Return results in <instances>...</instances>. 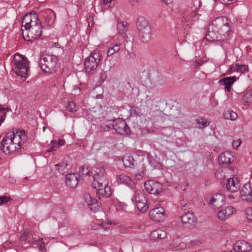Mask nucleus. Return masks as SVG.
Masks as SVG:
<instances>
[{
    "label": "nucleus",
    "mask_w": 252,
    "mask_h": 252,
    "mask_svg": "<svg viewBox=\"0 0 252 252\" xmlns=\"http://www.w3.org/2000/svg\"><path fill=\"white\" fill-rule=\"evenodd\" d=\"M233 35L228 23V19L224 16L213 20L208 27L206 39L209 41L220 44L223 48L224 42L230 39Z\"/></svg>",
    "instance_id": "f257e3e1"
},
{
    "label": "nucleus",
    "mask_w": 252,
    "mask_h": 252,
    "mask_svg": "<svg viewBox=\"0 0 252 252\" xmlns=\"http://www.w3.org/2000/svg\"><path fill=\"white\" fill-rule=\"evenodd\" d=\"M22 31L24 39L33 42L39 39L42 32V26L35 13L26 14L22 22Z\"/></svg>",
    "instance_id": "f03ea898"
},
{
    "label": "nucleus",
    "mask_w": 252,
    "mask_h": 252,
    "mask_svg": "<svg viewBox=\"0 0 252 252\" xmlns=\"http://www.w3.org/2000/svg\"><path fill=\"white\" fill-rule=\"evenodd\" d=\"M26 139L23 129H16L7 132L0 144V150L6 155H10L20 149Z\"/></svg>",
    "instance_id": "7ed1b4c3"
},
{
    "label": "nucleus",
    "mask_w": 252,
    "mask_h": 252,
    "mask_svg": "<svg viewBox=\"0 0 252 252\" xmlns=\"http://www.w3.org/2000/svg\"><path fill=\"white\" fill-rule=\"evenodd\" d=\"M93 178V187L96 189V195L99 198H108L112 194L110 187L108 186V180L103 168H96L91 172Z\"/></svg>",
    "instance_id": "20e7f679"
},
{
    "label": "nucleus",
    "mask_w": 252,
    "mask_h": 252,
    "mask_svg": "<svg viewBox=\"0 0 252 252\" xmlns=\"http://www.w3.org/2000/svg\"><path fill=\"white\" fill-rule=\"evenodd\" d=\"M12 64L13 70L17 75L25 78L28 75L29 61L23 56L16 54L12 61Z\"/></svg>",
    "instance_id": "39448f33"
},
{
    "label": "nucleus",
    "mask_w": 252,
    "mask_h": 252,
    "mask_svg": "<svg viewBox=\"0 0 252 252\" xmlns=\"http://www.w3.org/2000/svg\"><path fill=\"white\" fill-rule=\"evenodd\" d=\"M57 61L55 56L46 54L41 56L39 64L43 72L52 73L56 70Z\"/></svg>",
    "instance_id": "423d86ee"
},
{
    "label": "nucleus",
    "mask_w": 252,
    "mask_h": 252,
    "mask_svg": "<svg viewBox=\"0 0 252 252\" xmlns=\"http://www.w3.org/2000/svg\"><path fill=\"white\" fill-rule=\"evenodd\" d=\"M134 190L133 194L131 197V200L134 202L136 205L137 209L141 212H145L148 208L147 204V200L146 196L144 195L143 191L141 189H138L135 186V189Z\"/></svg>",
    "instance_id": "0eeeda50"
},
{
    "label": "nucleus",
    "mask_w": 252,
    "mask_h": 252,
    "mask_svg": "<svg viewBox=\"0 0 252 252\" xmlns=\"http://www.w3.org/2000/svg\"><path fill=\"white\" fill-rule=\"evenodd\" d=\"M101 56L99 53H91L85 60V71L87 73H93L97 68Z\"/></svg>",
    "instance_id": "6e6552de"
},
{
    "label": "nucleus",
    "mask_w": 252,
    "mask_h": 252,
    "mask_svg": "<svg viewBox=\"0 0 252 252\" xmlns=\"http://www.w3.org/2000/svg\"><path fill=\"white\" fill-rule=\"evenodd\" d=\"M200 7V2L199 0H194L190 4L191 12H187L184 16L185 20L187 22L196 21L199 18L198 14L197 13Z\"/></svg>",
    "instance_id": "1a4fd4ad"
},
{
    "label": "nucleus",
    "mask_w": 252,
    "mask_h": 252,
    "mask_svg": "<svg viewBox=\"0 0 252 252\" xmlns=\"http://www.w3.org/2000/svg\"><path fill=\"white\" fill-rule=\"evenodd\" d=\"M145 189L150 194H159L162 191V185L155 181L149 180L144 184Z\"/></svg>",
    "instance_id": "9d476101"
},
{
    "label": "nucleus",
    "mask_w": 252,
    "mask_h": 252,
    "mask_svg": "<svg viewBox=\"0 0 252 252\" xmlns=\"http://www.w3.org/2000/svg\"><path fill=\"white\" fill-rule=\"evenodd\" d=\"M114 129L116 132L121 135L129 134L130 129L126 122L122 119H115Z\"/></svg>",
    "instance_id": "9b49d317"
},
{
    "label": "nucleus",
    "mask_w": 252,
    "mask_h": 252,
    "mask_svg": "<svg viewBox=\"0 0 252 252\" xmlns=\"http://www.w3.org/2000/svg\"><path fill=\"white\" fill-rule=\"evenodd\" d=\"M150 218L157 221H160L164 219L165 210L161 207L154 208L149 213Z\"/></svg>",
    "instance_id": "f8f14e48"
},
{
    "label": "nucleus",
    "mask_w": 252,
    "mask_h": 252,
    "mask_svg": "<svg viewBox=\"0 0 252 252\" xmlns=\"http://www.w3.org/2000/svg\"><path fill=\"white\" fill-rule=\"evenodd\" d=\"M162 114V111L159 109L153 110L150 106H148V110L144 113L146 121H153L156 120Z\"/></svg>",
    "instance_id": "ddd939ff"
},
{
    "label": "nucleus",
    "mask_w": 252,
    "mask_h": 252,
    "mask_svg": "<svg viewBox=\"0 0 252 252\" xmlns=\"http://www.w3.org/2000/svg\"><path fill=\"white\" fill-rule=\"evenodd\" d=\"M84 199L85 202L88 204V207L92 211L96 212L99 210L100 206L98 205L97 200L91 196L90 193H86L84 194Z\"/></svg>",
    "instance_id": "4468645a"
},
{
    "label": "nucleus",
    "mask_w": 252,
    "mask_h": 252,
    "mask_svg": "<svg viewBox=\"0 0 252 252\" xmlns=\"http://www.w3.org/2000/svg\"><path fill=\"white\" fill-rule=\"evenodd\" d=\"M240 194L243 200L247 202L252 201V189L250 184L247 183L242 187Z\"/></svg>",
    "instance_id": "2eb2a0df"
},
{
    "label": "nucleus",
    "mask_w": 252,
    "mask_h": 252,
    "mask_svg": "<svg viewBox=\"0 0 252 252\" xmlns=\"http://www.w3.org/2000/svg\"><path fill=\"white\" fill-rule=\"evenodd\" d=\"M116 181L119 184H124L131 189H135V185L132 180L125 174L118 175L116 177Z\"/></svg>",
    "instance_id": "dca6fc26"
},
{
    "label": "nucleus",
    "mask_w": 252,
    "mask_h": 252,
    "mask_svg": "<svg viewBox=\"0 0 252 252\" xmlns=\"http://www.w3.org/2000/svg\"><path fill=\"white\" fill-rule=\"evenodd\" d=\"M233 249L237 252H249L251 251L252 247L247 242L240 241L235 243Z\"/></svg>",
    "instance_id": "f3484780"
},
{
    "label": "nucleus",
    "mask_w": 252,
    "mask_h": 252,
    "mask_svg": "<svg viewBox=\"0 0 252 252\" xmlns=\"http://www.w3.org/2000/svg\"><path fill=\"white\" fill-rule=\"evenodd\" d=\"M80 176L77 173H70L67 174L65 178V183L70 188H75L78 184Z\"/></svg>",
    "instance_id": "a211bd4d"
},
{
    "label": "nucleus",
    "mask_w": 252,
    "mask_h": 252,
    "mask_svg": "<svg viewBox=\"0 0 252 252\" xmlns=\"http://www.w3.org/2000/svg\"><path fill=\"white\" fill-rule=\"evenodd\" d=\"M224 196L220 193L215 194L210 200V203L215 208H220L222 206Z\"/></svg>",
    "instance_id": "6ab92c4d"
},
{
    "label": "nucleus",
    "mask_w": 252,
    "mask_h": 252,
    "mask_svg": "<svg viewBox=\"0 0 252 252\" xmlns=\"http://www.w3.org/2000/svg\"><path fill=\"white\" fill-rule=\"evenodd\" d=\"M234 208L231 206L225 207L218 212V218L220 220H225L230 217L234 213Z\"/></svg>",
    "instance_id": "aec40b11"
},
{
    "label": "nucleus",
    "mask_w": 252,
    "mask_h": 252,
    "mask_svg": "<svg viewBox=\"0 0 252 252\" xmlns=\"http://www.w3.org/2000/svg\"><path fill=\"white\" fill-rule=\"evenodd\" d=\"M226 188L231 192L237 191L240 188V184L237 178H229L226 183Z\"/></svg>",
    "instance_id": "412c9836"
},
{
    "label": "nucleus",
    "mask_w": 252,
    "mask_h": 252,
    "mask_svg": "<svg viewBox=\"0 0 252 252\" xmlns=\"http://www.w3.org/2000/svg\"><path fill=\"white\" fill-rule=\"evenodd\" d=\"M181 220L183 223L194 224L197 221V218L193 212L188 211L185 212L181 217Z\"/></svg>",
    "instance_id": "4be33fe9"
},
{
    "label": "nucleus",
    "mask_w": 252,
    "mask_h": 252,
    "mask_svg": "<svg viewBox=\"0 0 252 252\" xmlns=\"http://www.w3.org/2000/svg\"><path fill=\"white\" fill-rule=\"evenodd\" d=\"M146 110H148V106L143 105L140 108L131 107L130 109V113L131 116L144 117Z\"/></svg>",
    "instance_id": "5701e85b"
},
{
    "label": "nucleus",
    "mask_w": 252,
    "mask_h": 252,
    "mask_svg": "<svg viewBox=\"0 0 252 252\" xmlns=\"http://www.w3.org/2000/svg\"><path fill=\"white\" fill-rule=\"evenodd\" d=\"M232 155L229 152H224L220 155L218 161L220 164H229L231 162Z\"/></svg>",
    "instance_id": "b1692460"
},
{
    "label": "nucleus",
    "mask_w": 252,
    "mask_h": 252,
    "mask_svg": "<svg viewBox=\"0 0 252 252\" xmlns=\"http://www.w3.org/2000/svg\"><path fill=\"white\" fill-rule=\"evenodd\" d=\"M127 25V23L126 22H121L118 23L117 27L118 33L123 38L124 40H126L127 38L126 35Z\"/></svg>",
    "instance_id": "393cba45"
},
{
    "label": "nucleus",
    "mask_w": 252,
    "mask_h": 252,
    "mask_svg": "<svg viewBox=\"0 0 252 252\" xmlns=\"http://www.w3.org/2000/svg\"><path fill=\"white\" fill-rule=\"evenodd\" d=\"M137 27L139 32L147 30L148 28L150 29L148 21L143 17L138 18L137 22Z\"/></svg>",
    "instance_id": "a878e982"
},
{
    "label": "nucleus",
    "mask_w": 252,
    "mask_h": 252,
    "mask_svg": "<svg viewBox=\"0 0 252 252\" xmlns=\"http://www.w3.org/2000/svg\"><path fill=\"white\" fill-rule=\"evenodd\" d=\"M70 168V165L65 161L55 165V170H58L60 174L63 175L68 172Z\"/></svg>",
    "instance_id": "bb28decb"
},
{
    "label": "nucleus",
    "mask_w": 252,
    "mask_h": 252,
    "mask_svg": "<svg viewBox=\"0 0 252 252\" xmlns=\"http://www.w3.org/2000/svg\"><path fill=\"white\" fill-rule=\"evenodd\" d=\"M151 29L139 32V36L141 41L144 43H148L150 41L151 38Z\"/></svg>",
    "instance_id": "cd10ccee"
},
{
    "label": "nucleus",
    "mask_w": 252,
    "mask_h": 252,
    "mask_svg": "<svg viewBox=\"0 0 252 252\" xmlns=\"http://www.w3.org/2000/svg\"><path fill=\"white\" fill-rule=\"evenodd\" d=\"M167 235L166 232L162 229H158L153 231L151 236L153 239H163Z\"/></svg>",
    "instance_id": "c85d7f7f"
},
{
    "label": "nucleus",
    "mask_w": 252,
    "mask_h": 252,
    "mask_svg": "<svg viewBox=\"0 0 252 252\" xmlns=\"http://www.w3.org/2000/svg\"><path fill=\"white\" fill-rule=\"evenodd\" d=\"M121 46V44L120 43L111 44L107 52V56L110 57L114 54L118 53L120 50Z\"/></svg>",
    "instance_id": "c756f323"
},
{
    "label": "nucleus",
    "mask_w": 252,
    "mask_h": 252,
    "mask_svg": "<svg viewBox=\"0 0 252 252\" xmlns=\"http://www.w3.org/2000/svg\"><path fill=\"white\" fill-rule=\"evenodd\" d=\"M114 120H105L101 124V128L104 131H108L111 129L114 128Z\"/></svg>",
    "instance_id": "7c9ffc66"
},
{
    "label": "nucleus",
    "mask_w": 252,
    "mask_h": 252,
    "mask_svg": "<svg viewBox=\"0 0 252 252\" xmlns=\"http://www.w3.org/2000/svg\"><path fill=\"white\" fill-rule=\"evenodd\" d=\"M122 160L125 167L133 168L134 167L135 161L132 157L126 156L123 158Z\"/></svg>",
    "instance_id": "2f4dec72"
},
{
    "label": "nucleus",
    "mask_w": 252,
    "mask_h": 252,
    "mask_svg": "<svg viewBox=\"0 0 252 252\" xmlns=\"http://www.w3.org/2000/svg\"><path fill=\"white\" fill-rule=\"evenodd\" d=\"M197 126L199 128H204L209 126L210 121L205 118H199L195 120Z\"/></svg>",
    "instance_id": "473e14b6"
},
{
    "label": "nucleus",
    "mask_w": 252,
    "mask_h": 252,
    "mask_svg": "<svg viewBox=\"0 0 252 252\" xmlns=\"http://www.w3.org/2000/svg\"><path fill=\"white\" fill-rule=\"evenodd\" d=\"M223 116L225 119L232 121H234L237 118V114L231 110H227L225 111L224 113Z\"/></svg>",
    "instance_id": "72a5a7b5"
},
{
    "label": "nucleus",
    "mask_w": 252,
    "mask_h": 252,
    "mask_svg": "<svg viewBox=\"0 0 252 252\" xmlns=\"http://www.w3.org/2000/svg\"><path fill=\"white\" fill-rule=\"evenodd\" d=\"M236 80V77H230L224 78L220 80V82H223L225 86H231Z\"/></svg>",
    "instance_id": "f704fd0d"
},
{
    "label": "nucleus",
    "mask_w": 252,
    "mask_h": 252,
    "mask_svg": "<svg viewBox=\"0 0 252 252\" xmlns=\"http://www.w3.org/2000/svg\"><path fill=\"white\" fill-rule=\"evenodd\" d=\"M243 102L245 103V105H249L252 101V93L247 92L246 93L243 98Z\"/></svg>",
    "instance_id": "c9c22d12"
},
{
    "label": "nucleus",
    "mask_w": 252,
    "mask_h": 252,
    "mask_svg": "<svg viewBox=\"0 0 252 252\" xmlns=\"http://www.w3.org/2000/svg\"><path fill=\"white\" fill-rule=\"evenodd\" d=\"M76 103L73 101H69L66 106V109L70 112H74L77 110Z\"/></svg>",
    "instance_id": "e433bc0d"
},
{
    "label": "nucleus",
    "mask_w": 252,
    "mask_h": 252,
    "mask_svg": "<svg viewBox=\"0 0 252 252\" xmlns=\"http://www.w3.org/2000/svg\"><path fill=\"white\" fill-rule=\"evenodd\" d=\"M79 175L80 177L83 178L84 176H87L89 175L90 171L88 169V167L85 166H82L79 169Z\"/></svg>",
    "instance_id": "4c0bfd02"
},
{
    "label": "nucleus",
    "mask_w": 252,
    "mask_h": 252,
    "mask_svg": "<svg viewBox=\"0 0 252 252\" xmlns=\"http://www.w3.org/2000/svg\"><path fill=\"white\" fill-rule=\"evenodd\" d=\"M58 147V142L56 140H52L51 142L49 147L47 149L46 151L48 152H51L53 151H56V149Z\"/></svg>",
    "instance_id": "58836bf2"
},
{
    "label": "nucleus",
    "mask_w": 252,
    "mask_h": 252,
    "mask_svg": "<svg viewBox=\"0 0 252 252\" xmlns=\"http://www.w3.org/2000/svg\"><path fill=\"white\" fill-rule=\"evenodd\" d=\"M30 231L29 230H25L20 238L21 242L26 241L29 237Z\"/></svg>",
    "instance_id": "ea45409f"
},
{
    "label": "nucleus",
    "mask_w": 252,
    "mask_h": 252,
    "mask_svg": "<svg viewBox=\"0 0 252 252\" xmlns=\"http://www.w3.org/2000/svg\"><path fill=\"white\" fill-rule=\"evenodd\" d=\"M11 197L7 196H0V206L5 204L11 200Z\"/></svg>",
    "instance_id": "a19ab883"
},
{
    "label": "nucleus",
    "mask_w": 252,
    "mask_h": 252,
    "mask_svg": "<svg viewBox=\"0 0 252 252\" xmlns=\"http://www.w3.org/2000/svg\"><path fill=\"white\" fill-rule=\"evenodd\" d=\"M246 214L247 219L250 220H252V208H249L246 210Z\"/></svg>",
    "instance_id": "79ce46f5"
},
{
    "label": "nucleus",
    "mask_w": 252,
    "mask_h": 252,
    "mask_svg": "<svg viewBox=\"0 0 252 252\" xmlns=\"http://www.w3.org/2000/svg\"><path fill=\"white\" fill-rule=\"evenodd\" d=\"M238 66L239 64H236L235 65H230L228 71L229 73H231L233 72H238Z\"/></svg>",
    "instance_id": "37998d69"
},
{
    "label": "nucleus",
    "mask_w": 252,
    "mask_h": 252,
    "mask_svg": "<svg viewBox=\"0 0 252 252\" xmlns=\"http://www.w3.org/2000/svg\"><path fill=\"white\" fill-rule=\"evenodd\" d=\"M248 70V65H239L238 66V72L243 73L247 71Z\"/></svg>",
    "instance_id": "c03bdc74"
},
{
    "label": "nucleus",
    "mask_w": 252,
    "mask_h": 252,
    "mask_svg": "<svg viewBox=\"0 0 252 252\" xmlns=\"http://www.w3.org/2000/svg\"><path fill=\"white\" fill-rule=\"evenodd\" d=\"M216 178L221 180L224 176V174L222 171L217 170L215 174Z\"/></svg>",
    "instance_id": "a18cd8bd"
},
{
    "label": "nucleus",
    "mask_w": 252,
    "mask_h": 252,
    "mask_svg": "<svg viewBox=\"0 0 252 252\" xmlns=\"http://www.w3.org/2000/svg\"><path fill=\"white\" fill-rule=\"evenodd\" d=\"M38 243L39 244V246H38L39 250L42 252H44L45 251V244L43 240L42 241H38Z\"/></svg>",
    "instance_id": "49530a36"
},
{
    "label": "nucleus",
    "mask_w": 252,
    "mask_h": 252,
    "mask_svg": "<svg viewBox=\"0 0 252 252\" xmlns=\"http://www.w3.org/2000/svg\"><path fill=\"white\" fill-rule=\"evenodd\" d=\"M129 3L132 6L138 5L141 0H128Z\"/></svg>",
    "instance_id": "de8ad7c7"
},
{
    "label": "nucleus",
    "mask_w": 252,
    "mask_h": 252,
    "mask_svg": "<svg viewBox=\"0 0 252 252\" xmlns=\"http://www.w3.org/2000/svg\"><path fill=\"white\" fill-rule=\"evenodd\" d=\"M241 144V141L240 139H238L236 141H234L232 142V146L234 148H237Z\"/></svg>",
    "instance_id": "09e8293b"
},
{
    "label": "nucleus",
    "mask_w": 252,
    "mask_h": 252,
    "mask_svg": "<svg viewBox=\"0 0 252 252\" xmlns=\"http://www.w3.org/2000/svg\"><path fill=\"white\" fill-rule=\"evenodd\" d=\"M178 243L179 242H177V240L175 241V240H173V242L171 243L170 245L171 246L172 249L179 248V246L178 245Z\"/></svg>",
    "instance_id": "8fccbe9b"
},
{
    "label": "nucleus",
    "mask_w": 252,
    "mask_h": 252,
    "mask_svg": "<svg viewBox=\"0 0 252 252\" xmlns=\"http://www.w3.org/2000/svg\"><path fill=\"white\" fill-rule=\"evenodd\" d=\"M143 172H141V173H137L135 174V179L138 180L140 181L142 179L143 176L142 174Z\"/></svg>",
    "instance_id": "3c124183"
},
{
    "label": "nucleus",
    "mask_w": 252,
    "mask_h": 252,
    "mask_svg": "<svg viewBox=\"0 0 252 252\" xmlns=\"http://www.w3.org/2000/svg\"><path fill=\"white\" fill-rule=\"evenodd\" d=\"M221 3L224 4H228L230 2H232L234 0H218Z\"/></svg>",
    "instance_id": "603ef678"
},
{
    "label": "nucleus",
    "mask_w": 252,
    "mask_h": 252,
    "mask_svg": "<svg viewBox=\"0 0 252 252\" xmlns=\"http://www.w3.org/2000/svg\"><path fill=\"white\" fill-rule=\"evenodd\" d=\"M42 240H43V239L34 240V241H33L32 243V245L36 246L38 247V246H39V244L38 243V241H42Z\"/></svg>",
    "instance_id": "864d4df0"
},
{
    "label": "nucleus",
    "mask_w": 252,
    "mask_h": 252,
    "mask_svg": "<svg viewBox=\"0 0 252 252\" xmlns=\"http://www.w3.org/2000/svg\"><path fill=\"white\" fill-rule=\"evenodd\" d=\"M106 77L107 76L105 73L101 74L100 77V80L102 82H103L106 79Z\"/></svg>",
    "instance_id": "5fc2aeb1"
},
{
    "label": "nucleus",
    "mask_w": 252,
    "mask_h": 252,
    "mask_svg": "<svg viewBox=\"0 0 252 252\" xmlns=\"http://www.w3.org/2000/svg\"><path fill=\"white\" fill-rule=\"evenodd\" d=\"M64 141L62 139H59V142H58V147L60 146H63L64 144Z\"/></svg>",
    "instance_id": "6e6d98bb"
},
{
    "label": "nucleus",
    "mask_w": 252,
    "mask_h": 252,
    "mask_svg": "<svg viewBox=\"0 0 252 252\" xmlns=\"http://www.w3.org/2000/svg\"><path fill=\"white\" fill-rule=\"evenodd\" d=\"M162 1L164 3L167 5L171 3L173 1V0H162Z\"/></svg>",
    "instance_id": "4d7b16f0"
},
{
    "label": "nucleus",
    "mask_w": 252,
    "mask_h": 252,
    "mask_svg": "<svg viewBox=\"0 0 252 252\" xmlns=\"http://www.w3.org/2000/svg\"><path fill=\"white\" fill-rule=\"evenodd\" d=\"M111 65H108V66H105V69H106V71H109L111 69Z\"/></svg>",
    "instance_id": "13d9d810"
},
{
    "label": "nucleus",
    "mask_w": 252,
    "mask_h": 252,
    "mask_svg": "<svg viewBox=\"0 0 252 252\" xmlns=\"http://www.w3.org/2000/svg\"><path fill=\"white\" fill-rule=\"evenodd\" d=\"M231 86H225V89L227 92H230V89H231Z\"/></svg>",
    "instance_id": "bf43d9fd"
},
{
    "label": "nucleus",
    "mask_w": 252,
    "mask_h": 252,
    "mask_svg": "<svg viewBox=\"0 0 252 252\" xmlns=\"http://www.w3.org/2000/svg\"><path fill=\"white\" fill-rule=\"evenodd\" d=\"M191 245H193L197 244L198 243V242L197 241L196 242V241H191Z\"/></svg>",
    "instance_id": "052dcab7"
},
{
    "label": "nucleus",
    "mask_w": 252,
    "mask_h": 252,
    "mask_svg": "<svg viewBox=\"0 0 252 252\" xmlns=\"http://www.w3.org/2000/svg\"><path fill=\"white\" fill-rule=\"evenodd\" d=\"M228 198H233V196H232V195H228Z\"/></svg>",
    "instance_id": "680f3d73"
}]
</instances>
